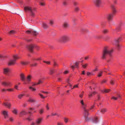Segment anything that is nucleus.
<instances>
[{"label":"nucleus","mask_w":125,"mask_h":125,"mask_svg":"<svg viewBox=\"0 0 125 125\" xmlns=\"http://www.w3.org/2000/svg\"><path fill=\"white\" fill-rule=\"evenodd\" d=\"M80 103L82 104L83 107L84 108V117L85 121L86 122L88 121L90 119V118L88 117V115L89 114L88 110L86 108H84V107L85 105L83 101V100H81Z\"/></svg>","instance_id":"obj_1"},{"label":"nucleus","mask_w":125,"mask_h":125,"mask_svg":"<svg viewBox=\"0 0 125 125\" xmlns=\"http://www.w3.org/2000/svg\"><path fill=\"white\" fill-rule=\"evenodd\" d=\"M24 10L26 12L29 11L30 12L31 15L34 16L35 15V12H36V9L34 8H32L28 6L24 7Z\"/></svg>","instance_id":"obj_2"},{"label":"nucleus","mask_w":125,"mask_h":125,"mask_svg":"<svg viewBox=\"0 0 125 125\" xmlns=\"http://www.w3.org/2000/svg\"><path fill=\"white\" fill-rule=\"evenodd\" d=\"M113 50H108L106 48H105L102 54V58L105 59L106 56L107 54H108L110 56H111V53L113 52Z\"/></svg>","instance_id":"obj_3"},{"label":"nucleus","mask_w":125,"mask_h":125,"mask_svg":"<svg viewBox=\"0 0 125 125\" xmlns=\"http://www.w3.org/2000/svg\"><path fill=\"white\" fill-rule=\"evenodd\" d=\"M69 37L67 35H63L60 38L59 41L61 42H65L69 41Z\"/></svg>","instance_id":"obj_4"},{"label":"nucleus","mask_w":125,"mask_h":125,"mask_svg":"<svg viewBox=\"0 0 125 125\" xmlns=\"http://www.w3.org/2000/svg\"><path fill=\"white\" fill-rule=\"evenodd\" d=\"M14 60L9 61L8 62V64L9 65H14L15 63V62L16 60L20 58L17 55H15L13 56Z\"/></svg>","instance_id":"obj_5"},{"label":"nucleus","mask_w":125,"mask_h":125,"mask_svg":"<svg viewBox=\"0 0 125 125\" xmlns=\"http://www.w3.org/2000/svg\"><path fill=\"white\" fill-rule=\"evenodd\" d=\"M102 0H94V2L97 7H99L101 3Z\"/></svg>","instance_id":"obj_6"},{"label":"nucleus","mask_w":125,"mask_h":125,"mask_svg":"<svg viewBox=\"0 0 125 125\" xmlns=\"http://www.w3.org/2000/svg\"><path fill=\"white\" fill-rule=\"evenodd\" d=\"M114 15L112 13L109 14L107 15L106 18L109 22H110L112 20Z\"/></svg>","instance_id":"obj_7"},{"label":"nucleus","mask_w":125,"mask_h":125,"mask_svg":"<svg viewBox=\"0 0 125 125\" xmlns=\"http://www.w3.org/2000/svg\"><path fill=\"white\" fill-rule=\"evenodd\" d=\"M35 47V46L33 44L29 45L27 46V48L31 52H32L33 49Z\"/></svg>","instance_id":"obj_8"},{"label":"nucleus","mask_w":125,"mask_h":125,"mask_svg":"<svg viewBox=\"0 0 125 125\" xmlns=\"http://www.w3.org/2000/svg\"><path fill=\"white\" fill-rule=\"evenodd\" d=\"M26 32L27 33H30L32 34L34 36H35L38 34L37 32L35 31H26Z\"/></svg>","instance_id":"obj_9"},{"label":"nucleus","mask_w":125,"mask_h":125,"mask_svg":"<svg viewBox=\"0 0 125 125\" xmlns=\"http://www.w3.org/2000/svg\"><path fill=\"white\" fill-rule=\"evenodd\" d=\"M20 76L21 80L22 81H24L26 79L24 74L22 73H21L20 74Z\"/></svg>","instance_id":"obj_10"},{"label":"nucleus","mask_w":125,"mask_h":125,"mask_svg":"<svg viewBox=\"0 0 125 125\" xmlns=\"http://www.w3.org/2000/svg\"><path fill=\"white\" fill-rule=\"evenodd\" d=\"M111 8L113 12V13L112 14H113V15H115L117 12L116 10V8L113 5H111Z\"/></svg>","instance_id":"obj_11"},{"label":"nucleus","mask_w":125,"mask_h":125,"mask_svg":"<svg viewBox=\"0 0 125 125\" xmlns=\"http://www.w3.org/2000/svg\"><path fill=\"white\" fill-rule=\"evenodd\" d=\"M42 120V118H40L37 119L36 121V124L37 125L40 124L41 123Z\"/></svg>","instance_id":"obj_12"},{"label":"nucleus","mask_w":125,"mask_h":125,"mask_svg":"<svg viewBox=\"0 0 125 125\" xmlns=\"http://www.w3.org/2000/svg\"><path fill=\"white\" fill-rule=\"evenodd\" d=\"M3 114L5 118H6L8 117V112L6 111L3 112Z\"/></svg>","instance_id":"obj_13"},{"label":"nucleus","mask_w":125,"mask_h":125,"mask_svg":"<svg viewBox=\"0 0 125 125\" xmlns=\"http://www.w3.org/2000/svg\"><path fill=\"white\" fill-rule=\"evenodd\" d=\"M11 83L10 82H3L2 83V84L5 86H10Z\"/></svg>","instance_id":"obj_14"},{"label":"nucleus","mask_w":125,"mask_h":125,"mask_svg":"<svg viewBox=\"0 0 125 125\" xmlns=\"http://www.w3.org/2000/svg\"><path fill=\"white\" fill-rule=\"evenodd\" d=\"M42 27L44 29H46L48 27V26L45 23L43 22L42 23Z\"/></svg>","instance_id":"obj_15"},{"label":"nucleus","mask_w":125,"mask_h":125,"mask_svg":"<svg viewBox=\"0 0 125 125\" xmlns=\"http://www.w3.org/2000/svg\"><path fill=\"white\" fill-rule=\"evenodd\" d=\"M79 63L78 62H76L74 63L75 66L72 65L71 66V68L73 70L74 69L75 67H78V66Z\"/></svg>","instance_id":"obj_16"},{"label":"nucleus","mask_w":125,"mask_h":125,"mask_svg":"<svg viewBox=\"0 0 125 125\" xmlns=\"http://www.w3.org/2000/svg\"><path fill=\"white\" fill-rule=\"evenodd\" d=\"M10 71V69L8 68H5L4 69V73L5 74L7 73Z\"/></svg>","instance_id":"obj_17"},{"label":"nucleus","mask_w":125,"mask_h":125,"mask_svg":"<svg viewBox=\"0 0 125 125\" xmlns=\"http://www.w3.org/2000/svg\"><path fill=\"white\" fill-rule=\"evenodd\" d=\"M117 97H115V96L113 97H112V99H114L115 100H116L118 98H120L121 97L120 95V94H117Z\"/></svg>","instance_id":"obj_18"},{"label":"nucleus","mask_w":125,"mask_h":125,"mask_svg":"<svg viewBox=\"0 0 125 125\" xmlns=\"http://www.w3.org/2000/svg\"><path fill=\"white\" fill-rule=\"evenodd\" d=\"M28 101L31 102V103H34L35 102V100L31 98L30 97L28 100Z\"/></svg>","instance_id":"obj_19"},{"label":"nucleus","mask_w":125,"mask_h":125,"mask_svg":"<svg viewBox=\"0 0 125 125\" xmlns=\"http://www.w3.org/2000/svg\"><path fill=\"white\" fill-rule=\"evenodd\" d=\"M4 105L6 106L8 108H10L11 105V104L9 103H4Z\"/></svg>","instance_id":"obj_20"},{"label":"nucleus","mask_w":125,"mask_h":125,"mask_svg":"<svg viewBox=\"0 0 125 125\" xmlns=\"http://www.w3.org/2000/svg\"><path fill=\"white\" fill-rule=\"evenodd\" d=\"M31 78V76L30 75H28L26 78V80L27 82H29L30 81Z\"/></svg>","instance_id":"obj_21"},{"label":"nucleus","mask_w":125,"mask_h":125,"mask_svg":"<svg viewBox=\"0 0 125 125\" xmlns=\"http://www.w3.org/2000/svg\"><path fill=\"white\" fill-rule=\"evenodd\" d=\"M96 93V92H90L89 93V96L90 97V98L93 95H94Z\"/></svg>","instance_id":"obj_22"},{"label":"nucleus","mask_w":125,"mask_h":125,"mask_svg":"<svg viewBox=\"0 0 125 125\" xmlns=\"http://www.w3.org/2000/svg\"><path fill=\"white\" fill-rule=\"evenodd\" d=\"M63 26L64 28H67L69 26V25L67 23L65 22L63 23Z\"/></svg>","instance_id":"obj_23"},{"label":"nucleus","mask_w":125,"mask_h":125,"mask_svg":"<svg viewBox=\"0 0 125 125\" xmlns=\"http://www.w3.org/2000/svg\"><path fill=\"white\" fill-rule=\"evenodd\" d=\"M107 111V110L105 108H102L101 109L100 112L102 114H104Z\"/></svg>","instance_id":"obj_24"},{"label":"nucleus","mask_w":125,"mask_h":125,"mask_svg":"<svg viewBox=\"0 0 125 125\" xmlns=\"http://www.w3.org/2000/svg\"><path fill=\"white\" fill-rule=\"evenodd\" d=\"M29 63V62H21V63L22 64L24 65H26L28 64V63Z\"/></svg>","instance_id":"obj_25"},{"label":"nucleus","mask_w":125,"mask_h":125,"mask_svg":"<svg viewBox=\"0 0 125 125\" xmlns=\"http://www.w3.org/2000/svg\"><path fill=\"white\" fill-rule=\"evenodd\" d=\"M23 94H20L18 96V98L20 99H21L22 97L24 95Z\"/></svg>","instance_id":"obj_26"},{"label":"nucleus","mask_w":125,"mask_h":125,"mask_svg":"<svg viewBox=\"0 0 125 125\" xmlns=\"http://www.w3.org/2000/svg\"><path fill=\"white\" fill-rule=\"evenodd\" d=\"M87 74L88 76H89L90 75H94V74L93 72L90 73L89 72H87Z\"/></svg>","instance_id":"obj_27"},{"label":"nucleus","mask_w":125,"mask_h":125,"mask_svg":"<svg viewBox=\"0 0 125 125\" xmlns=\"http://www.w3.org/2000/svg\"><path fill=\"white\" fill-rule=\"evenodd\" d=\"M15 33L16 32L14 30L11 31L9 32V33L10 34H13Z\"/></svg>","instance_id":"obj_28"},{"label":"nucleus","mask_w":125,"mask_h":125,"mask_svg":"<svg viewBox=\"0 0 125 125\" xmlns=\"http://www.w3.org/2000/svg\"><path fill=\"white\" fill-rule=\"evenodd\" d=\"M54 72V70L53 69H51L50 71L49 74L50 75H52L53 74Z\"/></svg>","instance_id":"obj_29"},{"label":"nucleus","mask_w":125,"mask_h":125,"mask_svg":"<svg viewBox=\"0 0 125 125\" xmlns=\"http://www.w3.org/2000/svg\"><path fill=\"white\" fill-rule=\"evenodd\" d=\"M103 73V71H101L99 73H98L97 76L98 77H100L102 75Z\"/></svg>","instance_id":"obj_30"},{"label":"nucleus","mask_w":125,"mask_h":125,"mask_svg":"<svg viewBox=\"0 0 125 125\" xmlns=\"http://www.w3.org/2000/svg\"><path fill=\"white\" fill-rule=\"evenodd\" d=\"M97 118V117H95L93 120V122L94 123H96L98 122Z\"/></svg>","instance_id":"obj_31"},{"label":"nucleus","mask_w":125,"mask_h":125,"mask_svg":"<svg viewBox=\"0 0 125 125\" xmlns=\"http://www.w3.org/2000/svg\"><path fill=\"white\" fill-rule=\"evenodd\" d=\"M44 112V110L43 109H41L39 110V113L40 114H42Z\"/></svg>","instance_id":"obj_32"},{"label":"nucleus","mask_w":125,"mask_h":125,"mask_svg":"<svg viewBox=\"0 0 125 125\" xmlns=\"http://www.w3.org/2000/svg\"><path fill=\"white\" fill-rule=\"evenodd\" d=\"M16 115H17V110L16 109H14L12 111Z\"/></svg>","instance_id":"obj_33"},{"label":"nucleus","mask_w":125,"mask_h":125,"mask_svg":"<svg viewBox=\"0 0 125 125\" xmlns=\"http://www.w3.org/2000/svg\"><path fill=\"white\" fill-rule=\"evenodd\" d=\"M110 89H105L103 91H102L103 92H105L106 93H108L110 91Z\"/></svg>","instance_id":"obj_34"},{"label":"nucleus","mask_w":125,"mask_h":125,"mask_svg":"<svg viewBox=\"0 0 125 125\" xmlns=\"http://www.w3.org/2000/svg\"><path fill=\"white\" fill-rule=\"evenodd\" d=\"M26 114V112L24 111H23L21 112L20 113V115H22Z\"/></svg>","instance_id":"obj_35"},{"label":"nucleus","mask_w":125,"mask_h":125,"mask_svg":"<svg viewBox=\"0 0 125 125\" xmlns=\"http://www.w3.org/2000/svg\"><path fill=\"white\" fill-rule=\"evenodd\" d=\"M53 65L54 66H58V64L57 63H56L54 61V62H53Z\"/></svg>","instance_id":"obj_36"},{"label":"nucleus","mask_w":125,"mask_h":125,"mask_svg":"<svg viewBox=\"0 0 125 125\" xmlns=\"http://www.w3.org/2000/svg\"><path fill=\"white\" fill-rule=\"evenodd\" d=\"M39 95L42 98L44 99L46 97H45L42 94H39Z\"/></svg>","instance_id":"obj_37"},{"label":"nucleus","mask_w":125,"mask_h":125,"mask_svg":"<svg viewBox=\"0 0 125 125\" xmlns=\"http://www.w3.org/2000/svg\"><path fill=\"white\" fill-rule=\"evenodd\" d=\"M43 62L45 63H46L47 64H50V61H44Z\"/></svg>","instance_id":"obj_38"},{"label":"nucleus","mask_w":125,"mask_h":125,"mask_svg":"<svg viewBox=\"0 0 125 125\" xmlns=\"http://www.w3.org/2000/svg\"><path fill=\"white\" fill-rule=\"evenodd\" d=\"M29 88L33 91H35L36 90V89L35 88H34L32 87H29Z\"/></svg>","instance_id":"obj_39"},{"label":"nucleus","mask_w":125,"mask_h":125,"mask_svg":"<svg viewBox=\"0 0 125 125\" xmlns=\"http://www.w3.org/2000/svg\"><path fill=\"white\" fill-rule=\"evenodd\" d=\"M64 122L66 123H67L68 122V119L67 118H64Z\"/></svg>","instance_id":"obj_40"},{"label":"nucleus","mask_w":125,"mask_h":125,"mask_svg":"<svg viewBox=\"0 0 125 125\" xmlns=\"http://www.w3.org/2000/svg\"><path fill=\"white\" fill-rule=\"evenodd\" d=\"M7 90L8 91L11 92L13 91L14 89H7Z\"/></svg>","instance_id":"obj_41"},{"label":"nucleus","mask_w":125,"mask_h":125,"mask_svg":"<svg viewBox=\"0 0 125 125\" xmlns=\"http://www.w3.org/2000/svg\"><path fill=\"white\" fill-rule=\"evenodd\" d=\"M88 65V64H84V65H82V66L84 68H85Z\"/></svg>","instance_id":"obj_42"},{"label":"nucleus","mask_w":125,"mask_h":125,"mask_svg":"<svg viewBox=\"0 0 125 125\" xmlns=\"http://www.w3.org/2000/svg\"><path fill=\"white\" fill-rule=\"evenodd\" d=\"M53 23L54 21H53L51 20L50 21V24L52 25L53 24Z\"/></svg>","instance_id":"obj_43"},{"label":"nucleus","mask_w":125,"mask_h":125,"mask_svg":"<svg viewBox=\"0 0 125 125\" xmlns=\"http://www.w3.org/2000/svg\"><path fill=\"white\" fill-rule=\"evenodd\" d=\"M42 83V81L41 80H39V82L38 83H37V84H40L41 83Z\"/></svg>","instance_id":"obj_44"},{"label":"nucleus","mask_w":125,"mask_h":125,"mask_svg":"<svg viewBox=\"0 0 125 125\" xmlns=\"http://www.w3.org/2000/svg\"><path fill=\"white\" fill-rule=\"evenodd\" d=\"M67 4V2L66 1H64L63 3V4L64 5H66Z\"/></svg>","instance_id":"obj_45"},{"label":"nucleus","mask_w":125,"mask_h":125,"mask_svg":"<svg viewBox=\"0 0 125 125\" xmlns=\"http://www.w3.org/2000/svg\"><path fill=\"white\" fill-rule=\"evenodd\" d=\"M108 32V30L106 29L104 30L103 31V32L104 33H107Z\"/></svg>","instance_id":"obj_46"},{"label":"nucleus","mask_w":125,"mask_h":125,"mask_svg":"<svg viewBox=\"0 0 125 125\" xmlns=\"http://www.w3.org/2000/svg\"><path fill=\"white\" fill-rule=\"evenodd\" d=\"M69 71L68 70L66 71H64L63 73L64 74H66L68 73H69Z\"/></svg>","instance_id":"obj_47"},{"label":"nucleus","mask_w":125,"mask_h":125,"mask_svg":"<svg viewBox=\"0 0 125 125\" xmlns=\"http://www.w3.org/2000/svg\"><path fill=\"white\" fill-rule=\"evenodd\" d=\"M37 63H35L34 64H31V66H36L37 65Z\"/></svg>","instance_id":"obj_48"},{"label":"nucleus","mask_w":125,"mask_h":125,"mask_svg":"<svg viewBox=\"0 0 125 125\" xmlns=\"http://www.w3.org/2000/svg\"><path fill=\"white\" fill-rule=\"evenodd\" d=\"M41 92L43 93H45V94H48L49 93L47 92H45V91H41Z\"/></svg>","instance_id":"obj_49"},{"label":"nucleus","mask_w":125,"mask_h":125,"mask_svg":"<svg viewBox=\"0 0 125 125\" xmlns=\"http://www.w3.org/2000/svg\"><path fill=\"white\" fill-rule=\"evenodd\" d=\"M120 39H116L115 41V42L116 43H118L119 42V40Z\"/></svg>","instance_id":"obj_50"},{"label":"nucleus","mask_w":125,"mask_h":125,"mask_svg":"<svg viewBox=\"0 0 125 125\" xmlns=\"http://www.w3.org/2000/svg\"><path fill=\"white\" fill-rule=\"evenodd\" d=\"M57 115L58 116H59V115H58L56 113H55V114H53V113H52V114L51 115L53 116H54V115Z\"/></svg>","instance_id":"obj_51"},{"label":"nucleus","mask_w":125,"mask_h":125,"mask_svg":"<svg viewBox=\"0 0 125 125\" xmlns=\"http://www.w3.org/2000/svg\"><path fill=\"white\" fill-rule=\"evenodd\" d=\"M106 82V80H104L102 81H101V84H102L103 83H105Z\"/></svg>","instance_id":"obj_52"},{"label":"nucleus","mask_w":125,"mask_h":125,"mask_svg":"<svg viewBox=\"0 0 125 125\" xmlns=\"http://www.w3.org/2000/svg\"><path fill=\"white\" fill-rule=\"evenodd\" d=\"M78 86L77 85H74L73 86V88H72V89H73V88H77L78 87Z\"/></svg>","instance_id":"obj_53"},{"label":"nucleus","mask_w":125,"mask_h":125,"mask_svg":"<svg viewBox=\"0 0 125 125\" xmlns=\"http://www.w3.org/2000/svg\"><path fill=\"white\" fill-rule=\"evenodd\" d=\"M70 81V79L69 78L67 79L66 82L69 84Z\"/></svg>","instance_id":"obj_54"},{"label":"nucleus","mask_w":125,"mask_h":125,"mask_svg":"<svg viewBox=\"0 0 125 125\" xmlns=\"http://www.w3.org/2000/svg\"><path fill=\"white\" fill-rule=\"evenodd\" d=\"M10 121L11 122H12L13 120V118L12 117H11L10 118Z\"/></svg>","instance_id":"obj_55"},{"label":"nucleus","mask_w":125,"mask_h":125,"mask_svg":"<svg viewBox=\"0 0 125 125\" xmlns=\"http://www.w3.org/2000/svg\"><path fill=\"white\" fill-rule=\"evenodd\" d=\"M40 5L42 6H43L45 4L44 3L42 2H41L40 3Z\"/></svg>","instance_id":"obj_56"},{"label":"nucleus","mask_w":125,"mask_h":125,"mask_svg":"<svg viewBox=\"0 0 125 125\" xmlns=\"http://www.w3.org/2000/svg\"><path fill=\"white\" fill-rule=\"evenodd\" d=\"M18 86L17 85H16L15 86H14L15 88L17 90H18Z\"/></svg>","instance_id":"obj_57"},{"label":"nucleus","mask_w":125,"mask_h":125,"mask_svg":"<svg viewBox=\"0 0 125 125\" xmlns=\"http://www.w3.org/2000/svg\"><path fill=\"white\" fill-rule=\"evenodd\" d=\"M120 29L119 26L116 29V30L117 31H118L120 30Z\"/></svg>","instance_id":"obj_58"},{"label":"nucleus","mask_w":125,"mask_h":125,"mask_svg":"<svg viewBox=\"0 0 125 125\" xmlns=\"http://www.w3.org/2000/svg\"><path fill=\"white\" fill-rule=\"evenodd\" d=\"M75 10L76 11H77L79 10V9L78 7H76L75 8Z\"/></svg>","instance_id":"obj_59"},{"label":"nucleus","mask_w":125,"mask_h":125,"mask_svg":"<svg viewBox=\"0 0 125 125\" xmlns=\"http://www.w3.org/2000/svg\"><path fill=\"white\" fill-rule=\"evenodd\" d=\"M110 83L111 84H114V82L113 80H111L110 82Z\"/></svg>","instance_id":"obj_60"},{"label":"nucleus","mask_w":125,"mask_h":125,"mask_svg":"<svg viewBox=\"0 0 125 125\" xmlns=\"http://www.w3.org/2000/svg\"><path fill=\"white\" fill-rule=\"evenodd\" d=\"M27 119L29 121H31L32 120L30 118H27Z\"/></svg>","instance_id":"obj_61"},{"label":"nucleus","mask_w":125,"mask_h":125,"mask_svg":"<svg viewBox=\"0 0 125 125\" xmlns=\"http://www.w3.org/2000/svg\"><path fill=\"white\" fill-rule=\"evenodd\" d=\"M5 57V56H3V55H0V58H3Z\"/></svg>","instance_id":"obj_62"},{"label":"nucleus","mask_w":125,"mask_h":125,"mask_svg":"<svg viewBox=\"0 0 125 125\" xmlns=\"http://www.w3.org/2000/svg\"><path fill=\"white\" fill-rule=\"evenodd\" d=\"M41 60V58H38L37 59H36V60H37V61H40V60Z\"/></svg>","instance_id":"obj_63"},{"label":"nucleus","mask_w":125,"mask_h":125,"mask_svg":"<svg viewBox=\"0 0 125 125\" xmlns=\"http://www.w3.org/2000/svg\"><path fill=\"white\" fill-rule=\"evenodd\" d=\"M63 125V123H58V125Z\"/></svg>","instance_id":"obj_64"}]
</instances>
